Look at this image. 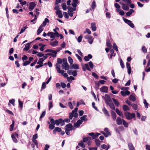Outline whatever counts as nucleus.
Instances as JSON below:
<instances>
[{
    "mask_svg": "<svg viewBox=\"0 0 150 150\" xmlns=\"http://www.w3.org/2000/svg\"><path fill=\"white\" fill-rule=\"evenodd\" d=\"M122 120L120 117H118L116 120L117 123L118 125H120L122 124Z\"/></svg>",
    "mask_w": 150,
    "mask_h": 150,
    "instance_id": "a211bd4d",
    "label": "nucleus"
},
{
    "mask_svg": "<svg viewBox=\"0 0 150 150\" xmlns=\"http://www.w3.org/2000/svg\"><path fill=\"white\" fill-rule=\"evenodd\" d=\"M144 103V104L145 107L146 108H147L149 105V104L146 102V100L145 99H144L143 102Z\"/></svg>",
    "mask_w": 150,
    "mask_h": 150,
    "instance_id": "a18cd8bd",
    "label": "nucleus"
},
{
    "mask_svg": "<svg viewBox=\"0 0 150 150\" xmlns=\"http://www.w3.org/2000/svg\"><path fill=\"white\" fill-rule=\"evenodd\" d=\"M56 14L58 15L59 18H62L63 17V15L61 11H57L56 12Z\"/></svg>",
    "mask_w": 150,
    "mask_h": 150,
    "instance_id": "aec40b11",
    "label": "nucleus"
},
{
    "mask_svg": "<svg viewBox=\"0 0 150 150\" xmlns=\"http://www.w3.org/2000/svg\"><path fill=\"white\" fill-rule=\"evenodd\" d=\"M113 48L116 51H118V47L115 43H114L113 44Z\"/></svg>",
    "mask_w": 150,
    "mask_h": 150,
    "instance_id": "680f3d73",
    "label": "nucleus"
},
{
    "mask_svg": "<svg viewBox=\"0 0 150 150\" xmlns=\"http://www.w3.org/2000/svg\"><path fill=\"white\" fill-rule=\"evenodd\" d=\"M36 4L34 2H30L29 5V9L30 11H32L35 7L36 6Z\"/></svg>",
    "mask_w": 150,
    "mask_h": 150,
    "instance_id": "0eeeda50",
    "label": "nucleus"
},
{
    "mask_svg": "<svg viewBox=\"0 0 150 150\" xmlns=\"http://www.w3.org/2000/svg\"><path fill=\"white\" fill-rule=\"evenodd\" d=\"M120 63V64L121 67L122 69H124L125 68V65H124L122 59H121Z\"/></svg>",
    "mask_w": 150,
    "mask_h": 150,
    "instance_id": "13d9d810",
    "label": "nucleus"
},
{
    "mask_svg": "<svg viewBox=\"0 0 150 150\" xmlns=\"http://www.w3.org/2000/svg\"><path fill=\"white\" fill-rule=\"evenodd\" d=\"M91 27L92 30L93 31H95L96 30V24L94 23H91Z\"/></svg>",
    "mask_w": 150,
    "mask_h": 150,
    "instance_id": "5701e85b",
    "label": "nucleus"
},
{
    "mask_svg": "<svg viewBox=\"0 0 150 150\" xmlns=\"http://www.w3.org/2000/svg\"><path fill=\"white\" fill-rule=\"evenodd\" d=\"M47 35L48 36H50L51 38H54V33L53 32H49L47 33Z\"/></svg>",
    "mask_w": 150,
    "mask_h": 150,
    "instance_id": "412c9836",
    "label": "nucleus"
},
{
    "mask_svg": "<svg viewBox=\"0 0 150 150\" xmlns=\"http://www.w3.org/2000/svg\"><path fill=\"white\" fill-rule=\"evenodd\" d=\"M62 129L61 128H59L58 127H56L53 130V133L54 134L55 133V132L57 131L58 132H61Z\"/></svg>",
    "mask_w": 150,
    "mask_h": 150,
    "instance_id": "2f4dec72",
    "label": "nucleus"
},
{
    "mask_svg": "<svg viewBox=\"0 0 150 150\" xmlns=\"http://www.w3.org/2000/svg\"><path fill=\"white\" fill-rule=\"evenodd\" d=\"M121 94L123 96H126L129 95L130 94V92L129 91H121L120 92Z\"/></svg>",
    "mask_w": 150,
    "mask_h": 150,
    "instance_id": "9d476101",
    "label": "nucleus"
},
{
    "mask_svg": "<svg viewBox=\"0 0 150 150\" xmlns=\"http://www.w3.org/2000/svg\"><path fill=\"white\" fill-rule=\"evenodd\" d=\"M100 90L102 92L107 93L108 92V88L105 86H103L100 88Z\"/></svg>",
    "mask_w": 150,
    "mask_h": 150,
    "instance_id": "f8f14e48",
    "label": "nucleus"
},
{
    "mask_svg": "<svg viewBox=\"0 0 150 150\" xmlns=\"http://www.w3.org/2000/svg\"><path fill=\"white\" fill-rule=\"evenodd\" d=\"M96 145L98 146H99L100 145V141L99 139H96L95 141Z\"/></svg>",
    "mask_w": 150,
    "mask_h": 150,
    "instance_id": "de8ad7c7",
    "label": "nucleus"
},
{
    "mask_svg": "<svg viewBox=\"0 0 150 150\" xmlns=\"http://www.w3.org/2000/svg\"><path fill=\"white\" fill-rule=\"evenodd\" d=\"M30 64V62H28V61H26L24 62L23 64L24 66H26Z\"/></svg>",
    "mask_w": 150,
    "mask_h": 150,
    "instance_id": "338daca9",
    "label": "nucleus"
},
{
    "mask_svg": "<svg viewBox=\"0 0 150 150\" xmlns=\"http://www.w3.org/2000/svg\"><path fill=\"white\" fill-rule=\"evenodd\" d=\"M123 110L124 111H128L130 110L129 108L127 105H124L123 106Z\"/></svg>",
    "mask_w": 150,
    "mask_h": 150,
    "instance_id": "72a5a7b5",
    "label": "nucleus"
},
{
    "mask_svg": "<svg viewBox=\"0 0 150 150\" xmlns=\"http://www.w3.org/2000/svg\"><path fill=\"white\" fill-rule=\"evenodd\" d=\"M44 59H43V58H40L38 60V61L37 62V64H42L43 65V62L44 61Z\"/></svg>",
    "mask_w": 150,
    "mask_h": 150,
    "instance_id": "7c9ffc66",
    "label": "nucleus"
},
{
    "mask_svg": "<svg viewBox=\"0 0 150 150\" xmlns=\"http://www.w3.org/2000/svg\"><path fill=\"white\" fill-rule=\"evenodd\" d=\"M30 48V43H28L25 44V47L23 48V50L24 51H27Z\"/></svg>",
    "mask_w": 150,
    "mask_h": 150,
    "instance_id": "cd10ccee",
    "label": "nucleus"
},
{
    "mask_svg": "<svg viewBox=\"0 0 150 150\" xmlns=\"http://www.w3.org/2000/svg\"><path fill=\"white\" fill-rule=\"evenodd\" d=\"M62 8L65 11L67 10V5L65 3H64L62 5Z\"/></svg>",
    "mask_w": 150,
    "mask_h": 150,
    "instance_id": "864d4df0",
    "label": "nucleus"
},
{
    "mask_svg": "<svg viewBox=\"0 0 150 150\" xmlns=\"http://www.w3.org/2000/svg\"><path fill=\"white\" fill-rule=\"evenodd\" d=\"M59 64H56L55 65L56 69L57 71H58L60 69V66Z\"/></svg>",
    "mask_w": 150,
    "mask_h": 150,
    "instance_id": "052dcab7",
    "label": "nucleus"
},
{
    "mask_svg": "<svg viewBox=\"0 0 150 150\" xmlns=\"http://www.w3.org/2000/svg\"><path fill=\"white\" fill-rule=\"evenodd\" d=\"M142 50L144 53H145L147 52V49L144 46H142Z\"/></svg>",
    "mask_w": 150,
    "mask_h": 150,
    "instance_id": "c03bdc74",
    "label": "nucleus"
},
{
    "mask_svg": "<svg viewBox=\"0 0 150 150\" xmlns=\"http://www.w3.org/2000/svg\"><path fill=\"white\" fill-rule=\"evenodd\" d=\"M115 111L120 116H122V117H123V116L122 112L120 111L118 109L116 108L115 109Z\"/></svg>",
    "mask_w": 150,
    "mask_h": 150,
    "instance_id": "393cba45",
    "label": "nucleus"
},
{
    "mask_svg": "<svg viewBox=\"0 0 150 150\" xmlns=\"http://www.w3.org/2000/svg\"><path fill=\"white\" fill-rule=\"evenodd\" d=\"M91 139V138L90 137H84L83 139V142H86L88 141H90Z\"/></svg>",
    "mask_w": 150,
    "mask_h": 150,
    "instance_id": "a878e982",
    "label": "nucleus"
},
{
    "mask_svg": "<svg viewBox=\"0 0 150 150\" xmlns=\"http://www.w3.org/2000/svg\"><path fill=\"white\" fill-rule=\"evenodd\" d=\"M72 67L74 69H79V67L78 64H72Z\"/></svg>",
    "mask_w": 150,
    "mask_h": 150,
    "instance_id": "4c0bfd02",
    "label": "nucleus"
},
{
    "mask_svg": "<svg viewBox=\"0 0 150 150\" xmlns=\"http://www.w3.org/2000/svg\"><path fill=\"white\" fill-rule=\"evenodd\" d=\"M27 28L26 26H24L21 28L20 32L19 33V34H21L23 33L25 30Z\"/></svg>",
    "mask_w": 150,
    "mask_h": 150,
    "instance_id": "49530a36",
    "label": "nucleus"
},
{
    "mask_svg": "<svg viewBox=\"0 0 150 150\" xmlns=\"http://www.w3.org/2000/svg\"><path fill=\"white\" fill-rule=\"evenodd\" d=\"M54 125L52 124H50L49 126V128L51 129H53L55 127Z\"/></svg>",
    "mask_w": 150,
    "mask_h": 150,
    "instance_id": "774afa93",
    "label": "nucleus"
},
{
    "mask_svg": "<svg viewBox=\"0 0 150 150\" xmlns=\"http://www.w3.org/2000/svg\"><path fill=\"white\" fill-rule=\"evenodd\" d=\"M55 123L57 126H59L60 124L62 126L65 124L64 120L62 118H59L58 119L56 120Z\"/></svg>",
    "mask_w": 150,
    "mask_h": 150,
    "instance_id": "7ed1b4c3",
    "label": "nucleus"
},
{
    "mask_svg": "<svg viewBox=\"0 0 150 150\" xmlns=\"http://www.w3.org/2000/svg\"><path fill=\"white\" fill-rule=\"evenodd\" d=\"M128 146L129 150H135V148L132 143H129Z\"/></svg>",
    "mask_w": 150,
    "mask_h": 150,
    "instance_id": "f3484780",
    "label": "nucleus"
},
{
    "mask_svg": "<svg viewBox=\"0 0 150 150\" xmlns=\"http://www.w3.org/2000/svg\"><path fill=\"white\" fill-rule=\"evenodd\" d=\"M93 38L91 36L88 39V42L90 44H91L93 42Z\"/></svg>",
    "mask_w": 150,
    "mask_h": 150,
    "instance_id": "79ce46f5",
    "label": "nucleus"
},
{
    "mask_svg": "<svg viewBox=\"0 0 150 150\" xmlns=\"http://www.w3.org/2000/svg\"><path fill=\"white\" fill-rule=\"evenodd\" d=\"M83 143V142H82L81 141L80 142L78 143V146H80L83 148H85L86 146Z\"/></svg>",
    "mask_w": 150,
    "mask_h": 150,
    "instance_id": "473e14b6",
    "label": "nucleus"
},
{
    "mask_svg": "<svg viewBox=\"0 0 150 150\" xmlns=\"http://www.w3.org/2000/svg\"><path fill=\"white\" fill-rule=\"evenodd\" d=\"M96 1L95 0H94L93 1L92 3L91 6V8H92V9H94L96 7Z\"/></svg>",
    "mask_w": 150,
    "mask_h": 150,
    "instance_id": "c9c22d12",
    "label": "nucleus"
},
{
    "mask_svg": "<svg viewBox=\"0 0 150 150\" xmlns=\"http://www.w3.org/2000/svg\"><path fill=\"white\" fill-rule=\"evenodd\" d=\"M66 126L67 127L68 129L71 130H72L73 129V126L71 124L69 123L66 125Z\"/></svg>",
    "mask_w": 150,
    "mask_h": 150,
    "instance_id": "c756f323",
    "label": "nucleus"
},
{
    "mask_svg": "<svg viewBox=\"0 0 150 150\" xmlns=\"http://www.w3.org/2000/svg\"><path fill=\"white\" fill-rule=\"evenodd\" d=\"M105 97L106 98L105 100L106 101H108L110 103L112 101L111 98L108 95L106 94L105 95Z\"/></svg>",
    "mask_w": 150,
    "mask_h": 150,
    "instance_id": "c85d7f7f",
    "label": "nucleus"
},
{
    "mask_svg": "<svg viewBox=\"0 0 150 150\" xmlns=\"http://www.w3.org/2000/svg\"><path fill=\"white\" fill-rule=\"evenodd\" d=\"M106 16L107 18H110L111 17V15L109 12H107L106 13Z\"/></svg>",
    "mask_w": 150,
    "mask_h": 150,
    "instance_id": "e2e57ef3",
    "label": "nucleus"
},
{
    "mask_svg": "<svg viewBox=\"0 0 150 150\" xmlns=\"http://www.w3.org/2000/svg\"><path fill=\"white\" fill-rule=\"evenodd\" d=\"M129 99L130 100H132L133 102L135 101L136 100V98L134 96L131 95H130Z\"/></svg>",
    "mask_w": 150,
    "mask_h": 150,
    "instance_id": "f704fd0d",
    "label": "nucleus"
},
{
    "mask_svg": "<svg viewBox=\"0 0 150 150\" xmlns=\"http://www.w3.org/2000/svg\"><path fill=\"white\" fill-rule=\"evenodd\" d=\"M129 4H123L122 6V8L124 10L127 11L129 9Z\"/></svg>",
    "mask_w": 150,
    "mask_h": 150,
    "instance_id": "dca6fc26",
    "label": "nucleus"
},
{
    "mask_svg": "<svg viewBox=\"0 0 150 150\" xmlns=\"http://www.w3.org/2000/svg\"><path fill=\"white\" fill-rule=\"evenodd\" d=\"M57 64H61L62 63V60L61 58H58L57 59Z\"/></svg>",
    "mask_w": 150,
    "mask_h": 150,
    "instance_id": "5fc2aeb1",
    "label": "nucleus"
},
{
    "mask_svg": "<svg viewBox=\"0 0 150 150\" xmlns=\"http://www.w3.org/2000/svg\"><path fill=\"white\" fill-rule=\"evenodd\" d=\"M102 111L105 116L109 117L110 116L109 113L106 108L105 107L103 108Z\"/></svg>",
    "mask_w": 150,
    "mask_h": 150,
    "instance_id": "2eb2a0df",
    "label": "nucleus"
},
{
    "mask_svg": "<svg viewBox=\"0 0 150 150\" xmlns=\"http://www.w3.org/2000/svg\"><path fill=\"white\" fill-rule=\"evenodd\" d=\"M122 18L124 22L126 23L127 24L132 28H134V24L132 23V21L127 18H125L123 17Z\"/></svg>",
    "mask_w": 150,
    "mask_h": 150,
    "instance_id": "20e7f679",
    "label": "nucleus"
},
{
    "mask_svg": "<svg viewBox=\"0 0 150 150\" xmlns=\"http://www.w3.org/2000/svg\"><path fill=\"white\" fill-rule=\"evenodd\" d=\"M134 10L132 9H130L129 11L126 13V15L127 16H129L132 15V13L134 12Z\"/></svg>",
    "mask_w": 150,
    "mask_h": 150,
    "instance_id": "b1692460",
    "label": "nucleus"
},
{
    "mask_svg": "<svg viewBox=\"0 0 150 150\" xmlns=\"http://www.w3.org/2000/svg\"><path fill=\"white\" fill-rule=\"evenodd\" d=\"M113 101L115 105L117 107L119 106L120 104L118 101L116 99L112 98Z\"/></svg>",
    "mask_w": 150,
    "mask_h": 150,
    "instance_id": "bb28decb",
    "label": "nucleus"
},
{
    "mask_svg": "<svg viewBox=\"0 0 150 150\" xmlns=\"http://www.w3.org/2000/svg\"><path fill=\"white\" fill-rule=\"evenodd\" d=\"M11 138L14 142L15 143H17L18 142L16 138V137H15V136L13 135V134L12 135Z\"/></svg>",
    "mask_w": 150,
    "mask_h": 150,
    "instance_id": "37998d69",
    "label": "nucleus"
},
{
    "mask_svg": "<svg viewBox=\"0 0 150 150\" xmlns=\"http://www.w3.org/2000/svg\"><path fill=\"white\" fill-rule=\"evenodd\" d=\"M62 69H64L66 70H68L69 69V67L68 63L63 64L62 65Z\"/></svg>",
    "mask_w": 150,
    "mask_h": 150,
    "instance_id": "ddd939ff",
    "label": "nucleus"
},
{
    "mask_svg": "<svg viewBox=\"0 0 150 150\" xmlns=\"http://www.w3.org/2000/svg\"><path fill=\"white\" fill-rule=\"evenodd\" d=\"M49 108L48 110H50L51 108L53 107L52 103V102H50L49 103Z\"/></svg>",
    "mask_w": 150,
    "mask_h": 150,
    "instance_id": "0e129e2a",
    "label": "nucleus"
},
{
    "mask_svg": "<svg viewBox=\"0 0 150 150\" xmlns=\"http://www.w3.org/2000/svg\"><path fill=\"white\" fill-rule=\"evenodd\" d=\"M68 60L70 64H72L73 62V61L72 58L70 57H68Z\"/></svg>",
    "mask_w": 150,
    "mask_h": 150,
    "instance_id": "603ef678",
    "label": "nucleus"
},
{
    "mask_svg": "<svg viewBox=\"0 0 150 150\" xmlns=\"http://www.w3.org/2000/svg\"><path fill=\"white\" fill-rule=\"evenodd\" d=\"M124 115L126 118L128 120H130L132 118H134L136 117L134 113H131L128 112H125Z\"/></svg>",
    "mask_w": 150,
    "mask_h": 150,
    "instance_id": "f03ea898",
    "label": "nucleus"
},
{
    "mask_svg": "<svg viewBox=\"0 0 150 150\" xmlns=\"http://www.w3.org/2000/svg\"><path fill=\"white\" fill-rule=\"evenodd\" d=\"M86 117L87 115H84L81 117V120L82 121V122L83 121H87L88 119L86 118Z\"/></svg>",
    "mask_w": 150,
    "mask_h": 150,
    "instance_id": "58836bf2",
    "label": "nucleus"
},
{
    "mask_svg": "<svg viewBox=\"0 0 150 150\" xmlns=\"http://www.w3.org/2000/svg\"><path fill=\"white\" fill-rule=\"evenodd\" d=\"M131 106L133 109L135 110H137L138 107L137 105V104L134 103H133L131 105Z\"/></svg>",
    "mask_w": 150,
    "mask_h": 150,
    "instance_id": "ea45409f",
    "label": "nucleus"
},
{
    "mask_svg": "<svg viewBox=\"0 0 150 150\" xmlns=\"http://www.w3.org/2000/svg\"><path fill=\"white\" fill-rule=\"evenodd\" d=\"M46 114V112L45 111H44L42 112L41 115H40V120L41 119L43 118L45 116V115Z\"/></svg>",
    "mask_w": 150,
    "mask_h": 150,
    "instance_id": "09e8293b",
    "label": "nucleus"
},
{
    "mask_svg": "<svg viewBox=\"0 0 150 150\" xmlns=\"http://www.w3.org/2000/svg\"><path fill=\"white\" fill-rule=\"evenodd\" d=\"M106 45L108 47H111V45L110 41L109 40L107 41L106 42Z\"/></svg>",
    "mask_w": 150,
    "mask_h": 150,
    "instance_id": "69168bd1",
    "label": "nucleus"
},
{
    "mask_svg": "<svg viewBox=\"0 0 150 150\" xmlns=\"http://www.w3.org/2000/svg\"><path fill=\"white\" fill-rule=\"evenodd\" d=\"M111 114L112 119L114 120H115L117 117L116 114L112 110H111Z\"/></svg>",
    "mask_w": 150,
    "mask_h": 150,
    "instance_id": "4468645a",
    "label": "nucleus"
},
{
    "mask_svg": "<svg viewBox=\"0 0 150 150\" xmlns=\"http://www.w3.org/2000/svg\"><path fill=\"white\" fill-rule=\"evenodd\" d=\"M108 104L109 105L110 108L112 110H115V106L114 104L112 103H108Z\"/></svg>",
    "mask_w": 150,
    "mask_h": 150,
    "instance_id": "4be33fe9",
    "label": "nucleus"
},
{
    "mask_svg": "<svg viewBox=\"0 0 150 150\" xmlns=\"http://www.w3.org/2000/svg\"><path fill=\"white\" fill-rule=\"evenodd\" d=\"M58 41L56 40L54 42H51L50 45L53 47H55L58 45Z\"/></svg>",
    "mask_w": 150,
    "mask_h": 150,
    "instance_id": "6ab92c4d",
    "label": "nucleus"
},
{
    "mask_svg": "<svg viewBox=\"0 0 150 150\" xmlns=\"http://www.w3.org/2000/svg\"><path fill=\"white\" fill-rule=\"evenodd\" d=\"M123 124L125 127H127L128 126V123L124 119L122 120Z\"/></svg>",
    "mask_w": 150,
    "mask_h": 150,
    "instance_id": "a19ab883",
    "label": "nucleus"
},
{
    "mask_svg": "<svg viewBox=\"0 0 150 150\" xmlns=\"http://www.w3.org/2000/svg\"><path fill=\"white\" fill-rule=\"evenodd\" d=\"M82 123V121L80 120H79L77 121L76 122L74 123V126L75 127H78Z\"/></svg>",
    "mask_w": 150,
    "mask_h": 150,
    "instance_id": "6e6552de",
    "label": "nucleus"
},
{
    "mask_svg": "<svg viewBox=\"0 0 150 150\" xmlns=\"http://www.w3.org/2000/svg\"><path fill=\"white\" fill-rule=\"evenodd\" d=\"M49 21L48 19L47 18H45V20L44 21H43L42 24L44 26H45L46 23H49Z\"/></svg>",
    "mask_w": 150,
    "mask_h": 150,
    "instance_id": "e433bc0d",
    "label": "nucleus"
},
{
    "mask_svg": "<svg viewBox=\"0 0 150 150\" xmlns=\"http://www.w3.org/2000/svg\"><path fill=\"white\" fill-rule=\"evenodd\" d=\"M49 119H50V122L51 124H53V125L55 124V121L53 118H51V117H50L49 118Z\"/></svg>",
    "mask_w": 150,
    "mask_h": 150,
    "instance_id": "3c124183",
    "label": "nucleus"
},
{
    "mask_svg": "<svg viewBox=\"0 0 150 150\" xmlns=\"http://www.w3.org/2000/svg\"><path fill=\"white\" fill-rule=\"evenodd\" d=\"M83 38L82 35H80L78 38L77 40L78 42H80L82 40Z\"/></svg>",
    "mask_w": 150,
    "mask_h": 150,
    "instance_id": "8fccbe9b",
    "label": "nucleus"
},
{
    "mask_svg": "<svg viewBox=\"0 0 150 150\" xmlns=\"http://www.w3.org/2000/svg\"><path fill=\"white\" fill-rule=\"evenodd\" d=\"M126 67L128 70V74L130 75L131 71V67L130 64L127 62L126 63Z\"/></svg>",
    "mask_w": 150,
    "mask_h": 150,
    "instance_id": "1a4fd4ad",
    "label": "nucleus"
},
{
    "mask_svg": "<svg viewBox=\"0 0 150 150\" xmlns=\"http://www.w3.org/2000/svg\"><path fill=\"white\" fill-rule=\"evenodd\" d=\"M92 58V55L90 54H88V56H85L84 57V59L86 61L88 62Z\"/></svg>",
    "mask_w": 150,
    "mask_h": 150,
    "instance_id": "9b49d317",
    "label": "nucleus"
},
{
    "mask_svg": "<svg viewBox=\"0 0 150 150\" xmlns=\"http://www.w3.org/2000/svg\"><path fill=\"white\" fill-rule=\"evenodd\" d=\"M104 131L107 134H108L109 135H110L111 134L110 132H109V129L107 128H105L104 129Z\"/></svg>",
    "mask_w": 150,
    "mask_h": 150,
    "instance_id": "bf43d9fd",
    "label": "nucleus"
},
{
    "mask_svg": "<svg viewBox=\"0 0 150 150\" xmlns=\"http://www.w3.org/2000/svg\"><path fill=\"white\" fill-rule=\"evenodd\" d=\"M89 66L91 69H93V64L91 61L89 62H88V64H85L84 66H82L83 70L84 71H86V70L89 71H91V69L89 68Z\"/></svg>",
    "mask_w": 150,
    "mask_h": 150,
    "instance_id": "f257e3e1",
    "label": "nucleus"
},
{
    "mask_svg": "<svg viewBox=\"0 0 150 150\" xmlns=\"http://www.w3.org/2000/svg\"><path fill=\"white\" fill-rule=\"evenodd\" d=\"M77 110L78 108H74V110H73L72 111L71 113H70L69 114V118L71 120L72 119L73 117H74V112H77Z\"/></svg>",
    "mask_w": 150,
    "mask_h": 150,
    "instance_id": "423d86ee",
    "label": "nucleus"
},
{
    "mask_svg": "<svg viewBox=\"0 0 150 150\" xmlns=\"http://www.w3.org/2000/svg\"><path fill=\"white\" fill-rule=\"evenodd\" d=\"M92 76H93L95 78L98 79V75L95 72H93L92 73Z\"/></svg>",
    "mask_w": 150,
    "mask_h": 150,
    "instance_id": "4d7b16f0",
    "label": "nucleus"
},
{
    "mask_svg": "<svg viewBox=\"0 0 150 150\" xmlns=\"http://www.w3.org/2000/svg\"><path fill=\"white\" fill-rule=\"evenodd\" d=\"M100 134L99 133H96L95 134L93 132H91L88 133V135L90 136H91L92 138L93 139H96L97 137L100 135Z\"/></svg>",
    "mask_w": 150,
    "mask_h": 150,
    "instance_id": "39448f33",
    "label": "nucleus"
},
{
    "mask_svg": "<svg viewBox=\"0 0 150 150\" xmlns=\"http://www.w3.org/2000/svg\"><path fill=\"white\" fill-rule=\"evenodd\" d=\"M68 105L70 108L71 109H72L73 108V106L72 105V103L71 102H69L68 103Z\"/></svg>",
    "mask_w": 150,
    "mask_h": 150,
    "instance_id": "6e6d98bb",
    "label": "nucleus"
}]
</instances>
